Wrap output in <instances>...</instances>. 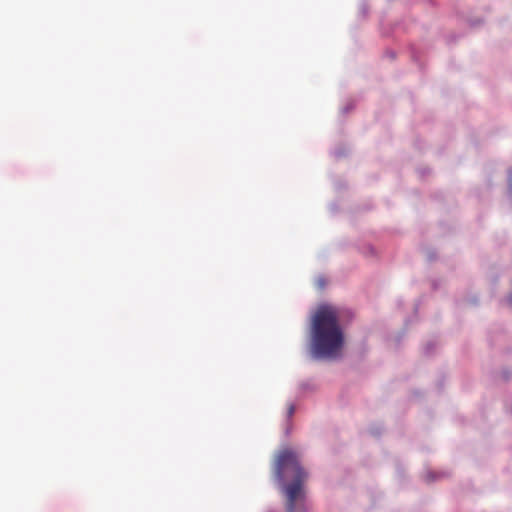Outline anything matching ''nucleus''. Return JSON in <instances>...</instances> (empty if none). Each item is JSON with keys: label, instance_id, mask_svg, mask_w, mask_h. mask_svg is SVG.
Segmentation results:
<instances>
[{"label": "nucleus", "instance_id": "2", "mask_svg": "<svg viewBox=\"0 0 512 512\" xmlns=\"http://www.w3.org/2000/svg\"><path fill=\"white\" fill-rule=\"evenodd\" d=\"M274 470L279 481H283L288 473L292 474V482L285 485L286 511L298 512L297 504L304 498L303 486L308 475L301 467L296 453L290 449L281 450L276 457Z\"/></svg>", "mask_w": 512, "mask_h": 512}, {"label": "nucleus", "instance_id": "3", "mask_svg": "<svg viewBox=\"0 0 512 512\" xmlns=\"http://www.w3.org/2000/svg\"><path fill=\"white\" fill-rule=\"evenodd\" d=\"M295 412V406L294 405H290L289 408H288V417H292V415L294 414Z\"/></svg>", "mask_w": 512, "mask_h": 512}, {"label": "nucleus", "instance_id": "1", "mask_svg": "<svg viewBox=\"0 0 512 512\" xmlns=\"http://www.w3.org/2000/svg\"><path fill=\"white\" fill-rule=\"evenodd\" d=\"M344 344L339 315L332 306H321L312 318V348L318 357H336Z\"/></svg>", "mask_w": 512, "mask_h": 512}]
</instances>
